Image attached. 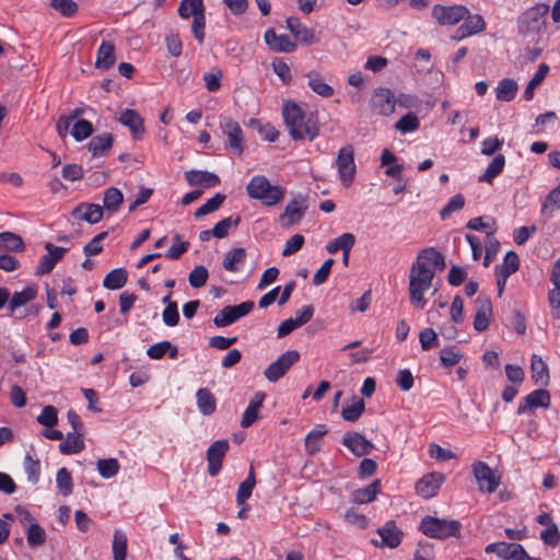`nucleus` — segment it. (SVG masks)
Returning <instances> with one entry per match:
<instances>
[{
	"label": "nucleus",
	"instance_id": "f257e3e1",
	"mask_svg": "<svg viewBox=\"0 0 560 560\" xmlns=\"http://www.w3.org/2000/svg\"><path fill=\"white\" fill-rule=\"evenodd\" d=\"M445 267L444 257L433 247L422 249L409 272V299L413 307L423 310L428 303L424 293L432 287L436 270Z\"/></svg>",
	"mask_w": 560,
	"mask_h": 560
},
{
	"label": "nucleus",
	"instance_id": "f03ea898",
	"mask_svg": "<svg viewBox=\"0 0 560 560\" xmlns=\"http://www.w3.org/2000/svg\"><path fill=\"white\" fill-rule=\"evenodd\" d=\"M282 117L290 137L295 141H312L319 133L317 112L304 109L294 101H285L283 103Z\"/></svg>",
	"mask_w": 560,
	"mask_h": 560
},
{
	"label": "nucleus",
	"instance_id": "7ed1b4c3",
	"mask_svg": "<svg viewBox=\"0 0 560 560\" xmlns=\"http://www.w3.org/2000/svg\"><path fill=\"white\" fill-rule=\"evenodd\" d=\"M246 191L250 199L259 200L266 207L277 206L285 196V189L280 185H272L265 175L253 176Z\"/></svg>",
	"mask_w": 560,
	"mask_h": 560
},
{
	"label": "nucleus",
	"instance_id": "20e7f679",
	"mask_svg": "<svg viewBox=\"0 0 560 560\" xmlns=\"http://www.w3.org/2000/svg\"><path fill=\"white\" fill-rule=\"evenodd\" d=\"M549 5L537 3L526 9L518 18V31L523 35H537L545 31Z\"/></svg>",
	"mask_w": 560,
	"mask_h": 560
},
{
	"label": "nucleus",
	"instance_id": "39448f33",
	"mask_svg": "<svg viewBox=\"0 0 560 560\" xmlns=\"http://www.w3.org/2000/svg\"><path fill=\"white\" fill-rule=\"evenodd\" d=\"M462 524L456 520L438 518L425 516L420 524V530L430 538L446 539L448 537H458Z\"/></svg>",
	"mask_w": 560,
	"mask_h": 560
},
{
	"label": "nucleus",
	"instance_id": "423d86ee",
	"mask_svg": "<svg viewBox=\"0 0 560 560\" xmlns=\"http://www.w3.org/2000/svg\"><path fill=\"white\" fill-rule=\"evenodd\" d=\"M336 167L341 185L346 188L350 187L354 182L357 173L354 150L351 145L339 149L336 158Z\"/></svg>",
	"mask_w": 560,
	"mask_h": 560
},
{
	"label": "nucleus",
	"instance_id": "0eeeda50",
	"mask_svg": "<svg viewBox=\"0 0 560 560\" xmlns=\"http://www.w3.org/2000/svg\"><path fill=\"white\" fill-rule=\"evenodd\" d=\"M307 210L306 198L302 195L294 196L287 203L284 211L279 215V223L283 229H290L299 224Z\"/></svg>",
	"mask_w": 560,
	"mask_h": 560
},
{
	"label": "nucleus",
	"instance_id": "6e6552de",
	"mask_svg": "<svg viewBox=\"0 0 560 560\" xmlns=\"http://www.w3.org/2000/svg\"><path fill=\"white\" fill-rule=\"evenodd\" d=\"M299 359L300 353L296 350L283 352L276 361L267 366L264 372L265 377L272 383L279 381Z\"/></svg>",
	"mask_w": 560,
	"mask_h": 560
},
{
	"label": "nucleus",
	"instance_id": "1a4fd4ad",
	"mask_svg": "<svg viewBox=\"0 0 560 560\" xmlns=\"http://www.w3.org/2000/svg\"><path fill=\"white\" fill-rule=\"evenodd\" d=\"M471 468L480 491L493 493L498 489L500 478L495 476L494 471L487 463L476 460Z\"/></svg>",
	"mask_w": 560,
	"mask_h": 560
},
{
	"label": "nucleus",
	"instance_id": "9d476101",
	"mask_svg": "<svg viewBox=\"0 0 560 560\" xmlns=\"http://www.w3.org/2000/svg\"><path fill=\"white\" fill-rule=\"evenodd\" d=\"M254 308V302L245 301L238 305L223 307L213 318L217 327H226L249 314Z\"/></svg>",
	"mask_w": 560,
	"mask_h": 560
},
{
	"label": "nucleus",
	"instance_id": "9b49d317",
	"mask_svg": "<svg viewBox=\"0 0 560 560\" xmlns=\"http://www.w3.org/2000/svg\"><path fill=\"white\" fill-rule=\"evenodd\" d=\"M468 14L465 5H441L435 4L432 15L440 25H455Z\"/></svg>",
	"mask_w": 560,
	"mask_h": 560
},
{
	"label": "nucleus",
	"instance_id": "f8f14e48",
	"mask_svg": "<svg viewBox=\"0 0 560 560\" xmlns=\"http://www.w3.org/2000/svg\"><path fill=\"white\" fill-rule=\"evenodd\" d=\"M220 127L228 137L231 150L235 154H242L244 151V135L240 124L231 118H223Z\"/></svg>",
	"mask_w": 560,
	"mask_h": 560
},
{
	"label": "nucleus",
	"instance_id": "ddd939ff",
	"mask_svg": "<svg viewBox=\"0 0 560 560\" xmlns=\"http://www.w3.org/2000/svg\"><path fill=\"white\" fill-rule=\"evenodd\" d=\"M228 451L229 442L226 440H218L208 447V472L211 477H215L220 472Z\"/></svg>",
	"mask_w": 560,
	"mask_h": 560
},
{
	"label": "nucleus",
	"instance_id": "4468645a",
	"mask_svg": "<svg viewBox=\"0 0 560 560\" xmlns=\"http://www.w3.org/2000/svg\"><path fill=\"white\" fill-rule=\"evenodd\" d=\"M395 95L386 88H378L371 98V107L378 115L388 116L395 112Z\"/></svg>",
	"mask_w": 560,
	"mask_h": 560
},
{
	"label": "nucleus",
	"instance_id": "2eb2a0df",
	"mask_svg": "<svg viewBox=\"0 0 560 560\" xmlns=\"http://www.w3.org/2000/svg\"><path fill=\"white\" fill-rule=\"evenodd\" d=\"M550 406V394L544 388H538L523 397L517 407V415L526 413L536 408H548Z\"/></svg>",
	"mask_w": 560,
	"mask_h": 560
},
{
	"label": "nucleus",
	"instance_id": "dca6fc26",
	"mask_svg": "<svg viewBox=\"0 0 560 560\" xmlns=\"http://www.w3.org/2000/svg\"><path fill=\"white\" fill-rule=\"evenodd\" d=\"M341 443L357 457L365 456L374 448L371 441L365 439L361 433L354 431L345 433Z\"/></svg>",
	"mask_w": 560,
	"mask_h": 560
},
{
	"label": "nucleus",
	"instance_id": "f3484780",
	"mask_svg": "<svg viewBox=\"0 0 560 560\" xmlns=\"http://www.w3.org/2000/svg\"><path fill=\"white\" fill-rule=\"evenodd\" d=\"M285 23L287 28L295 37L298 43L304 46H311L319 42L314 30L304 25L299 18L290 16L287 19Z\"/></svg>",
	"mask_w": 560,
	"mask_h": 560
},
{
	"label": "nucleus",
	"instance_id": "a211bd4d",
	"mask_svg": "<svg viewBox=\"0 0 560 560\" xmlns=\"http://www.w3.org/2000/svg\"><path fill=\"white\" fill-rule=\"evenodd\" d=\"M45 248L48 253L42 256L35 271L38 276L49 273L67 252V248L55 246L51 243H46Z\"/></svg>",
	"mask_w": 560,
	"mask_h": 560
},
{
	"label": "nucleus",
	"instance_id": "6ab92c4d",
	"mask_svg": "<svg viewBox=\"0 0 560 560\" xmlns=\"http://www.w3.org/2000/svg\"><path fill=\"white\" fill-rule=\"evenodd\" d=\"M264 39L272 51L290 54L296 49V43L289 35L277 34L273 28L265 32Z\"/></svg>",
	"mask_w": 560,
	"mask_h": 560
},
{
	"label": "nucleus",
	"instance_id": "aec40b11",
	"mask_svg": "<svg viewBox=\"0 0 560 560\" xmlns=\"http://www.w3.org/2000/svg\"><path fill=\"white\" fill-rule=\"evenodd\" d=\"M444 481V476L440 472H431L423 476L416 485V491L424 499L433 498Z\"/></svg>",
	"mask_w": 560,
	"mask_h": 560
},
{
	"label": "nucleus",
	"instance_id": "412c9836",
	"mask_svg": "<svg viewBox=\"0 0 560 560\" xmlns=\"http://www.w3.org/2000/svg\"><path fill=\"white\" fill-rule=\"evenodd\" d=\"M485 551L487 553H495L503 560H520L523 546L520 544L499 541L486 546Z\"/></svg>",
	"mask_w": 560,
	"mask_h": 560
},
{
	"label": "nucleus",
	"instance_id": "4be33fe9",
	"mask_svg": "<svg viewBox=\"0 0 560 560\" xmlns=\"http://www.w3.org/2000/svg\"><path fill=\"white\" fill-rule=\"evenodd\" d=\"M118 121L130 130L135 140H140L143 137V119L138 112L133 109H124L119 114Z\"/></svg>",
	"mask_w": 560,
	"mask_h": 560
},
{
	"label": "nucleus",
	"instance_id": "5701e85b",
	"mask_svg": "<svg viewBox=\"0 0 560 560\" xmlns=\"http://www.w3.org/2000/svg\"><path fill=\"white\" fill-rule=\"evenodd\" d=\"M103 207L96 203L86 202L78 205L72 211V217L75 220L86 221L91 224L100 222L103 218Z\"/></svg>",
	"mask_w": 560,
	"mask_h": 560
},
{
	"label": "nucleus",
	"instance_id": "b1692460",
	"mask_svg": "<svg viewBox=\"0 0 560 560\" xmlns=\"http://www.w3.org/2000/svg\"><path fill=\"white\" fill-rule=\"evenodd\" d=\"M184 176L190 186H203L206 188H211L220 184L219 176L208 171L190 170L185 172Z\"/></svg>",
	"mask_w": 560,
	"mask_h": 560
},
{
	"label": "nucleus",
	"instance_id": "393cba45",
	"mask_svg": "<svg viewBox=\"0 0 560 560\" xmlns=\"http://www.w3.org/2000/svg\"><path fill=\"white\" fill-rule=\"evenodd\" d=\"M308 88L317 95L328 98L334 95V88L324 81L322 74L317 71H308L305 74Z\"/></svg>",
	"mask_w": 560,
	"mask_h": 560
},
{
	"label": "nucleus",
	"instance_id": "a878e982",
	"mask_svg": "<svg viewBox=\"0 0 560 560\" xmlns=\"http://www.w3.org/2000/svg\"><path fill=\"white\" fill-rule=\"evenodd\" d=\"M115 46L113 43L103 40L97 49L95 66L100 70H108L115 63Z\"/></svg>",
	"mask_w": 560,
	"mask_h": 560
},
{
	"label": "nucleus",
	"instance_id": "bb28decb",
	"mask_svg": "<svg viewBox=\"0 0 560 560\" xmlns=\"http://www.w3.org/2000/svg\"><path fill=\"white\" fill-rule=\"evenodd\" d=\"M266 395L262 392H257L254 398L249 401L247 408L244 411L241 425L243 428H249L257 419L259 410L262 407V402Z\"/></svg>",
	"mask_w": 560,
	"mask_h": 560
},
{
	"label": "nucleus",
	"instance_id": "cd10ccee",
	"mask_svg": "<svg viewBox=\"0 0 560 560\" xmlns=\"http://www.w3.org/2000/svg\"><path fill=\"white\" fill-rule=\"evenodd\" d=\"M478 307L474 319V328L477 331H485L490 324V317L492 314V306L489 300H477Z\"/></svg>",
	"mask_w": 560,
	"mask_h": 560
},
{
	"label": "nucleus",
	"instance_id": "c85d7f7f",
	"mask_svg": "<svg viewBox=\"0 0 560 560\" xmlns=\"http://www.w3.org/2000/svg\"><path fill=\"white\" fill-rule=\"evenodd\" d=\"M246 261V250L243 247L230 249L223 259L222 266L230 272H237Z\"/></svg>",
	"mask_w": 560,
	"mask_h": 560
},
{
	"label": "nucleus",
	"instance_id": "c756f323",
	"mask_svg": "<svg viewBox=\"0 0 560 560\" xmlns=\"http://www.w3.org/2000/svg\"><path fill=\"white\" fill-rule=\"evenodd\" d=\"M37 295V287L36 285H27L20 292H14L13 295L10 299L8 308L9 312L12 314L18 308L26 305L27 303L32 302Z\"/></svg>",
	"mask_w": 560,
	"mask_h": 560
},
{
	"label": "nucleus",
	"instance_id": "7c9ffc66",
	"mask_svg": "<svg viewBox=\"0 0 560 560\" xmlns=\"http://www.w3.org/2000/svg\"><path fill=\"white\" fill-rule=\"evenodd\" d=\"M530 372L532 378L535 384L540 386H546L549 383V371L548 366L541 357L537 354L532 355L530 360Z\"/></svg>",
	"mask_w": 560,
	"mask_h": 560
},
{
	"label": "nucleus",
	"instance_id": "2f4dec72",
	"mask_svg": "<svg viewBox=\"0 0 560 560\" xmlns=\"http://www.w3.org/2000/svg\"><path fill=\"white\" fill-rule=\"evenodd\" d=\"M197 407L203 416H211L217 409V400L208 388H199L196 393Z\"/></svg>",
	"mask_w": 560,
	"mask_h": 560
},
{
	"label": "nucleus",
	"instance_id": "473e14b6",
	"mask_svg": "<svg viewBox=\"0 0 560 560\" xmlns=\"http://www.w3.org/2000/svg\"><path fill=\"white\" fill-rule=\"evenodd\" d=\"M377 534L382 538L383 545L389 548H396L401 541V532L394 522H387L383 527L377 529Z\"/></svg>",
	"mask_w": 560,
	"mask_h": 560
},
{
	"label": "nucleus",
	"instance_id": "72a5a7b5",
	"mask_svg": "<svg viewBox=\"0 0 560 560\" xmlns=\"http://www.w3.org/2000/svg\"><path fill=\"white\" fill-rule=\"evenodd\" d=\"M84 448V441L80 431L69 432L63 442L59 444V451L62 454L71 455L81 452Z\"/></svg>",
	"mask_w": 560,
	"mask_h": 560
},
{
	"label": "nucleus",
	"instance_id": "f704fd0d",
	"mask_svg": "<svg viewBox=\"0 0 560 560\" xmlns=\"http://www.w3.org/2000/svg\"><path fill=\"white\" fill-rule=\"evenodd\" d=\"M381 490V481L378 479L371 482L368 487L358 489L352 494L353 502L358 504H368L376 499Z\"/></svg>",
	"mask_w": 560,
	"mask_h": 560
},
{
	"label": "nucleus",
	"instance_id": "c9c22d12",
	"mask_svg": "<svg viewBox=\"0 0 560 560\" xmlns=\"http://www.w3.org/2000/svg\"><path fill=\"white\" fill-rule=\"evenodd\" d=\"M124 201L122 192L116 187L105 189L103 197V210L116 213Z\"/></svg>",
	"mask_w": 560,
	"mask_h": 560
},
{
	"label": "nucleus",
	"instance_id": "e433bc0d",
	"mask_svg": "<svg viewBox=\"0 0 560 560\" xmlns=\"http://www.w3.org/2000/svg\"><path fill=\"white\" fill-rule=\"evenodd\" d=\"M114 138L112 133L105 132L98 136H95L89 142V151L93 156H100L105 154L106 151L110 149L113 145Z\"/></svg>",
	"mask_w": 560,
	"mask_h": 560
},
{
	"label": "nucleus",
	"instance_id": "4c0bfd02",
	"mask_svg": "<svg viewBox=\"0 0 560 560\" xmlns=\"http://www.w3.org/2000/svg\"><path fill=\"white\" fill-rule=\"evenodd\" d=\"M505 158L502 154H497L493 160L488 164L485 173L479 176L478 180L481 183L491 184L493 179L499 176L504 168Z\"/></svg>",
	"mask_w": 560,
	"mask_h": 560
},
{
	"label": "nucleus",
	"instance_id": "58836bf2",
	"mask_svg": "<svg viewBox=\"0 0 560 560\" xmlns=\"http://www.w3.org/2000/svg\"><path fill=\"white\" fill-rule=\"evenodd\" d=\"M518 90L516 81L513 79H502L495 88V96L499 101L511 102Z\"/></svg>",
	"mask_w": 560,
	"mask_h": 560
},
{
	"label": "nucleus",
	"instance_id": "ea45409f",
	"mask_svg": "<svg viewBox=\"0 0 560 560\" xmlns=\"http://www.w3.org/2000/svg\"><path fill=\"white\" fill-rule=\"evenodd\" d=\"M127 280V271L124 268H116L105 276L103 285L108 290H119L126 284Z\"/></svg>",
	"mask_w": 560,
	"mask_h": 560
},
{
	"label": "nucleus",
	"instance_id": "a19ab883",
	"mask_svg": "<svg viewBox=\"0 0 560 560\" xmlns=\"http://www.w3.org/2000/svg\"><path fill=\"white\" fill-rule=\"evenodd\" d=\"M354 242H355V237L352 233H343L340 236L330 241L327 244L326 249L329 254H335L338 250L351 252V248L353 247Z\"/></svg>",
	"mask_w": 560,
	"mask_h": 560
},
{
	"label": "nucleus",
	"instance_id": "79ce46f5",
	"mask_svg": "<svg viewBox=\"0 0 560 560\" xmlns=\"http://www.w3.org/2000/svg\"><path fill=\"white\" fill-rule=\"evenodd\" d=\"M463 20L464 22L460 26L469 37L483 32L487 27V24L480 14H470L468 11V14Z\"/></svg>",
	"mask_w": 560,
	"mask_h": 560
},
{
	"label": "nucleus",
	"instance_id": "37998d69",
	"mask_svg": "<svg viewBox=\"0 0 560 560\" xmlns=\"http://www.w3.org/2000/svg\"><path fill=\"white\" fill-rule=\"evenodd\" d=\"M205 13V4L203 0H182L178 14L183 19H188L190 16L195 18L198 14Z\"/></svg>",
	"mask_w": 560,
	"mask_h": 560
},
{
	"label": "nucleus",
	"instance_id": "c03bdc74",
	"mask_svg": "<svg viewBox=\"0 0 560 560\" xmlns=\"http://www.w3.org/2000/svg\"><path fill=\"white\" fill-rule=\"evenodd\" d=\"M256 485L255 472L253 468L249 469L247 478L240 483L237 493H236V503L238 505H244L246 500L252 495L253 490Z\"/></svg>",
	"mask_w": 560,
	"mask_h": 560
},
{
	"label": "nucleus",
	"instance_id": "a18cd8bd",
	"mask_svg": "<svg viewBox=\"0 0 560 560\" xmlns=\"http://www.w3.org/2000/svg\"><path fill=\"white\" fill-rule=\"evenodd\" d=\"M548 71H549V67L546 63H541L538 67L536 73L529 80V82H528V84H527V86H526V89H525V91L523 93V97L526 101L533 100L535 89L544 81V79L546 78Z\"/></svg>",
	"mask_w": 560,
	"mask_h": 560
},
{
	"label": "nucleus",
	"instance_id": "49530a36",
	"mask_svg": "<svg viewBox=\"0 0 560 560\" xmlns=\"http://www.w3.org/2000/svg\"><path fill=\"white\" fill-rule=\"evenodd\" d=\"M24 532L27 544L31 548H37L45 544L47 537L46 532L38 523L31 525L24 529Z\"/></svg>",
	"mask_w": 560,
	"mask_h": 560
},
{
	"label": "nucleus",
	"instance_id": "de8ad7c7",
	"mask_svg": "<svg viewBox=\"0 0 560 560\" xmlns=\"http://www.w3.org/2000/svg\"><path fill=\"white\" fill-rule=\"evenodd\" d=\"M23 468L27 475V480L32 483H36L40 476V463L39 459L26 453L23 462Z\"/></svg>",
	"mask_w": 560,
	"mask_h": 560
},
{
	"label": "nucleus",
	"instance_id": "09e8293b",
	"mask_svg": "<svg viewBox=\"0 0 560 560\" xmlns=\"http://www.w3.org/2000/svg\"><path fill=\"white\" fill-rule=\"evenodd\" d=\"M112 549L114 560H126L127 537L120 529H116L114 533Z\"/></svg>",
	"mask_w": 560,
	"mask_h": 560
},
{
	"label": "nucleus",
	"instance_id": "8fccbe9b",
	"mask_svg": "<svg viewBox=\"0 0 560 560\" xmlns=\"http://www.w3.org/2000/svg\"><path fill=\"white\" fill-rule=\"evenodd\" d=\"M96 468L103 478L109 479L118 474L120 465L116 458H106L98 459L96 463Z\"/></svg>",
	"mask_w": 560,
	"mask_h": 560
},
{
	"label": "nucleus",
	"instance_id": "3c124183",
	"mask_svg": "<svg viewBox=\"0 0 560 560\" xmlns=\"http://www.w3.org/2000/svg\"><path fill=\"white\" fill-rule=\"evenodd\" d=\"M225 200V195L223 194H215L212 198L208 199L202 206H200L196 212H195V217L198 219V218H201L203 215H207V214H210L214 211H217L221 205L223 203V201Z\"/></svg>",
	"mask_w": 560,
	"mask_h": 560
},
{
	"label": "nucleus",
	"instance_id": "603ef678",
	"mask_svg": "<svg viewBox=\"0 0 560 560\" xmlns=\"http://www.w3.org/2000/svg\"><path fill=\"white\" fill-rule=\"evenodd\" d=\"M56 483L59 493L67 497L72 492L73 489V482L70 471L62 467L57 471L56 475Z\"/></svg>",
	"mask_w": 560,
	"mask_h": 560
},
{
	"label": "nucleus",
	"instance_id": "864d4df0",
	"mask_svg": "<svg viewBox=\"0 0 560 560\" xmlns=\"http://www.w3.org/2000/svg\"><path fill=\"white\" fill-rule=\"evenodd\" d=\"M364 409H365L364 400L358 399L350 405L343 406V408L341 410V416H342L343 420L349 421V422H354L361 417Z\"/></svg>",
	"mask_w": 560,
	"mask_h": 560
},
{
	"label": "nucleus",
	"instance_id": "5fc2aeb1",
	"mask_svg": "<svg viewBox=\"0 0 560 560\" xmlns=\"http://www.w3.org/2000/svg\"><path fill=\"white\" fill-rule=\"evenodd\" d=\"M241 217L237 215L235 218L228 217L221 221H219L212 229V235L217 238H223L229 234L231 228H235L240 224Z\"/></svg>",
	"mask_w": 560,
	"mask_h": 560
},
{
	"label": "nucleus",
	"instance_id": "6e6d98bb",
	"mask_svg": "<svg viewBox=\"0 0 560 560\" xmlns=\"http://www.w3.org/2000/svg\"><path fill=\"white\" fill-rule=\"evenodd\" d=\"M518 267V256L514 252H509L504 257L503 264L497 267V271L501 272V277H510Z\"/></svg>",
	"mask_w": 560,
	"mask_h": 560
},
{
	"label": "nucleus",
	"instance_id": "4d7b16f0",
	"mask_svg": "<svg viewBox=\"0 0 560 560\" xmlns=\"http://www.w3.org/2000/svg\"><path fill=\"white\" fill-rule=\"evenodd\" d=\"M70 132L77 141H83L92 135L93 125L86 119H80L73 124Z\"/></svg>",
	"mask_w": 560,
	"mask_h": 560
},
{
	"label": "nucleus",
	"instance_id": "13d9d810",
	"mask_svg": "<svg viewBox=\"0 0 560 560\" xmlns=\"http://www.w3.org/2000/svg\"><path fill=\"white\" fill-rule=\"evenodd\" d=\"M50 7L65 18L73 16L79 10L77 2L73 0H51Z\"/></svg>",
	"mask_w": 560,
	"mask_h": 560
},
{
	"label": "nucleus",
	"instance_id": "bf43d9fd",
	"mask_svg": "<svg viewBox=\"0 0 560 560\" xmlns=\"http://www.w3.org/2000/svg\"><path fill=\"white\" fill-rule=\"evenodd\" d=\"M327 430L325 425L318 424L315 429L310 431L305 436V450L308 454H314L319 451L320 444H312V440H320Z\"/></svg>",
	"mask_w": 560,
	"mask_h": 560
},
{
	"label": "nucleus",
	"instance_id": "052dcab7",
	"mask_svg": "<svg viewBox=\"0 0 560 560\" xmlns=\"http://www.w3.org/2000/svg\"><path fill=\"white\" fill-rule=\"evenodd\" d=\"M223 72L219 68H214L209 72L203 73L202 80L209 92H217L221 88Z\"/></svg>",
	"mask_w": 560,
	"mask_h": 560
},
{
	"label": "nucleus",
	"instance_id": "680f3d73",
	"mask_svg": "<svg viewBox=\"0 0 560 560\" xmlns=\"http://www.w3.org/2000/svg\"><path fill=\"white\" fill-rule=\"evenodd\" d=\"M419 127L420 121L418 117L411 113L406 114L395 124V128L401 133L416 131Z\"/></svg>",
	"mask_w": 560,
	"mask_h": 560
},
{
	"label": "nucleus",
	"instance_id": "e2e57ef3",
	"mask_svg": "<svg viewBox=\"0 0 560 560\" xmlns=\"http://www.w3.org/2000/svg\"><path fill=\"white\" fill-rule=\"evenodd\" d=\"M0 248L8 250H21L23 249L22 238L12 232L0 233Z\"/></svg>",
	"mask_w": 560,
	"mask_h": 560
},
{
	"label": "nucleus",
	"instance_id": "0e129e2a",
	"mask_svg": "<svg viewBox=\"0 0 560 560\" xmlns=\"http://www.w3.org/2000/svg\"><path fill=\"white\" fill-rule=\"evenodd\" d=\"M560 208V183L551 189L541 206V213L550 212Z\"/></svg>",
	"mask_w": 560,
	"mask_h": 560
},
{
	"label": "nucleus",
	"instance_id": "69168bd1",
	"mask_svg": "<svg viewBox=\"0 0 560 560\" xmlns=\"http://www.w3.org/2000/svg\"><path fill=\"white\" fill-rule=\"evenodd\" d=\"M273 72L284 84H290L292 81L291 69L289 65L281 58H275L271 62Z\"/></svg>",
	"mask_w": 560,
	"mask_h": 560
},
{
	"label": "nucleus",
	"instance_id": "338daca9",
	"mask_svg": "<svg viewBox=\"0 0 560 560\" xmlns=\"http://www.w3.org/2000/svg\"><path fill=\"white\" fill-rule=\"evenodd\" d=\"M209 272L205 266H196L188 276L189 284L192 288H202L208 280Z\"/></svg>",
	"mask_w": 560,
	"mask_h": 560
},
{
	"label": "nucleus",
	"instance_id": "774afa93",
	"mask_svg": "<svg viewBox=\"0 0 560 560\" xmlns=\"http://www.w3.org/2000/svg\"><path fill=\"white\" fill-rule=\"evenodd\" d=\"M465 206V198L462 194L454 195L445 207L441 210L440 215L442 220H446L455 211L460 210Z\"/></svg>",
	"mask_w": 560,
	"mask_h": 560
}]
</instances>
